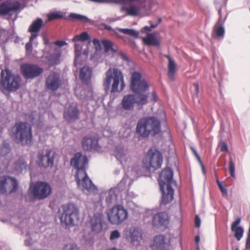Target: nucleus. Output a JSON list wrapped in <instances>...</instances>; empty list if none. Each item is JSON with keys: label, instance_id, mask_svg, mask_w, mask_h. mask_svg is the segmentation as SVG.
Wrapping results in <instances>:
<instances>
[{"label": "nucleus", "instance_id": "obj_43", "mask_svg": "<svg viewBox=\"0 0 250 250\" xmlns=\"http://www.w3.org/2000/svg\"><path fill=\"white\" fill-rule=\"evenodd\" d=\"M63 250H78L76 245L74 244H69L66 245L63 249Z\"/></svg>", "mask_w": 250, "mask_h": 250}, {"label": "nucleus", "instance_id": "obj_28", "mask_svg": "<svg viewBox=\"0 0 250 250\" xmlns=\"http://www.w3.org/2000/svg\"><path fill=\"white\" fill-rule=\"evenodd\" d=\"M223 23L224 22H222V23H219V21H217L216 23L213 28L212 32V35L213 36L220 38H223L224 37L225 29L223 25Z\"/></svg>", "mask_w": 250, "mask_h": 250}, {"label": "nucleus", "instance_id": "obj_9", "mask_svg": "<svg viewBox=\"0 0 250 250\" xmlns=\"http://www.w3.org/2000/svg\"><path fill=\"white\" fill-rule=\"evenodd\" d=\"M108 219L112 224L119 225L128 217V212L122 205L114 206L107 213Z\"/></svg>", "mask_w": 250, "mask_h": 250}, {"label": "nucleus", "instance_id": "obj_32", "mask_svg": "<svg viewBox=\"0 0 250 250\" xmlns=\"http://www.w3.org/2000/svg\"><path fill=\"white\" fill-rule=\"evenodd\" d=\"M11 151L9 144L7 141H4L0 146V156H5Z\"/></svg>", "mask_w": 250, "mask_h": 250}, {"label": "nucleus", "instance_id": "obj_24", "mask_svg": "<svg viewBox=\"0 0 250 250\" xmlns=\"http://www.w3.org/2000/svg\"><path fill=\"white\" fill-rule=\"evenodd\" d=\"M160 189L163 194L161 204L165 205L170 203L173 200L174 196V190L172 188L167 187L166 191L165 190V188H160Z\"/></svg>", "mask_w": 250, "mask_h": 250}, {"label": "nucleus", "instance_id": "obj_27", "mask_svg": "<svg viewBox=\"0 0 250 250\" xmlns=\"http://www.w3.org/2000/svg\"><path fill=\"white\" fill-rule=\"evenodd\" d=\"M142 41L145 45L148 46L159 45V40L154 33H148L146 37L142 38Z\"/></svg>", "mask_w": 250, "mask_h": 250}, {"label": "nucleus", "instance_id": "obj_20", "mask_svg": "<svg viewBox=\"0 0 250 250\" xmlns=\"http://www.w3.org/2000/svg\"><path fill=\"white\" fill-rule=\"evenodd\" d=\"M82 144L83 148L85 150L90 151L100 150L98 140L94 138L85 137L83 138Z\"/></svg>", "mask_w": 250, "mask_h": 250}, {"label": "nucleus", "instance_id": "obj_55", "mask_svg": "<svg viewBox=\"0 0 250 250\" xmlns=\"http://www.w3.org/2000/svg\"><path fill=\"white\" fill-rule=\"evenodd\" d=\"M196 245V250H200L199 245Z\"/></svg>", "mask_w": 250, "mask_h": 250}, {"label": "nucleus", "instance_id": "obj_41", "mask_svg": "<svg viewBox=\"0 0 250 250\" xmlns=\"http://www.w3.org/2000/svg\"><path fill=\"white\" fill-rule=\"evenodd\" d=\"M157 26V24H151L150 27L146 26L143 28L141 30L142 33H145L146 32H150L152 29L155 28Z\"/></svg>", "mask_w": 250, "mask_h": 250}, {"label": "nucleus", "instance_id": "obj_45", "mask_svg": "<svg viewBox=\"0 0 250 250\" xmlns=\"http://www.w3.org/2000/svg\"><path fill=\"white\" fill-rule=\"evenodd\" d=\"M220 150L221 151L226 152L228 150V146L226 143L223 142L220 144Z\"/></svg>", "mask_w": 250, "mask_h": 250}, {"label": "nucleus", "instance_id": "obj_44", "mask_svg": "<svg viewBox=\"0 0 250 250\" xmlns=\"http://www.w3.org/2000/svg\"><path fill=\"white\" fill-rule=\"evenodd\" d=\"M53 44L55 45L58 47H62L63 46L67 45V43L63 41L58 40L53 43Z\"/></svg>", "mask_w": 250, "mask_h": 250}, {"label": "nucleus", "instance_id": "obj_37", "mask_svg": "<svg viewBox=\"0 0 250 250\" xmlns=\"http://www.w3.org/2000/svg\"><path fill=\"white\" fill-rule=\"evenodd\" d=\"M69 17L79 21H86L88 20V18L86 17L74 13L71 14L69 16Z\"/></svg>", "mask_w": 250, "mask_h": 250}, {"label": "nucleus", "instance_id": "obj_53", "mask_svg": "<svg viewBox=\"0 0 250 250\" xmlns=\"http://www.w3.org/2000/svg\"><path fill=\"white\" fill-rule=\"evenodd\" d=\"M195 242L196 243V245H199V243L200 242V237L198 235H197L195 237Z\"/></svg>", "mask_w": 250, "mask_h": 250}, {"label": "nucleus", "instance_id": "obj_1", "mask_svg": "<svg viewBox=\"0 0 250 250\" xmlns=\"http://www.w3.org/2000/svg\"><path fill=\"white\" fill-rule=\"evenodd\" d=\"M130 88L135 95H127L124 97L122 106L125 110H133L135 104L143 105L147 103L148 95L146 93L149 90V85L142 78L141 73L135 71L132 73Z\"/></svg>", "mask_w": 250, "mask_h": 250}, {"label": "nucleus", "instance_id": "obj_15", "mask_svg": "<svg viewBox=\"0 0 250 250\" xmlns=\"http://www.w3.org/2000/svg\"><path fill=\"white\" fill-rule=\"evenodd\" d=\"M55 152L51 149L45 150V154H39L38 164L40 167H48L53 165Z\"/></svg>", "mask_w": 250, "mask_h": 250}, {"label": "nucleus", "instance_id": "obj_21", "mask_svg": "<svg viewBox=\"0 0 250 250\" xmlns=\"http://www.w3.org/2000/svg\"><path fill=\"white\" fill-rule=\"evenodd\" d=\"M164 57L168 60L167 76L170 81L174 82L177 69L176 63L169 55H165Z\"/></svg>", "mask_w": 250, "mask_h": 250}, {"label": "nucleus", "instance_id": "obj_6", "mask_svg": "<svg viewBox=\"0 0 250 250\" xmlns=\"http://www.w3.org/2000/svg\"><path fill=\"white\" fill-rule=\"evenodd\" d=\"M21 77L18 74H13L8 69L1 70L0 89L2 91H16L21 87Z\"/></svg>", "mask_w": 250, "mask_h": 250}, {"label": "nucleus", "instance_id": "obj_59", "mask_svg": "<svg viewBox=\"0 0 250 250\" xmlns=\"http://www.w3.org/2000/svg\"><path fill=\"white\" fill-rule=\"evenodd\" d=\"M25 244L26 245H27V241H25Z\"/></svg>", "mask_w": 250, "mask_h": 250}, {"label": "nucleus", "instance_id": "obj_3", "mask_svg": "<svg viewBox=\"0 0 250 250\" xmlns=\"http://www.w3.org/2000/svg\"><path fill=\"white\" fill-rule=\"evenodd\" d=\"M160 131V122L156 118H143L140 119L137 123L136 132L143 138H147L149 135L154 136Z\"/></svg>", "mask_w": 250, "mask_h": 250}, {"label": "nucleus", "instance_id": "obj_23", "mask_svg": "<svg viewBox=\"0 0 250 250\" xmlns=\"http://www.w3.org/2000/svg\"><path fill=\"white\" fill-rule=\"evenodd\" d=\"M92 74L91 68L88 66H84L80 70V79L83 83L87 84L91 80Z\"/></svg>", "mask_w": 250, "mask_h": 250}, {"label": "nucleus", "instance_id": "obj_4", "mask_svg": "<svg viewBox=\"0 0 250 250\" xmlns=\"http://www.w3.org/2000/svg\"><path fill=\"white\" fill-rule=\"evenodd\" d=\"M79 210L73 204L63 205L58 211V217L62 226L65 228L73 227L78 222Z\"/></svg>", "mask_w": 250, "mask_h": 250}, {"label": "nucleus", "instance_id": "obj_34", "mask_svg": "<svg viewBox=\"0 0 250 250\" xmlns=\"http://www.w3.org/2000/svg\"><path fill=\"white\" fill-rule=\"evenodd\" d=\"M122 33L129 35L135 38H137L139 36V33L136 30L132 29H121L120 30Z\"/></svg>", "mask_w": 250, "mask_h": 250}, {"label": "nucleus", "instance_id": "obj_46", "mask_svg": "<svg viewBox=\"0 0 250 250\" xmlns=\"http://www.w3.org/2000/svg\"><path fill=\"white\" fill-rule=\"evenodd\" d=\"M200 225V219L198 215H196L195 217V226L196 227L198 228Z\"/></svg>", "mask_w": 250, "mask_h": 250}, {"label": "nucleus", "instance_id": "obj_52", "mask_svg": "<svg viewBox=\"0 0 250 250\" xmlns=\"http://www.w3.org/2000/svg\"><path fill=\"white\" fill-rule=\"evenodd\" d=\"M104 48V52L105 53L108 52V51L110 50H112L113 52H115L116 51V50L114 49V48Z\"/></svg>", "mask_w": 250, "mask_h": 250}, {"label": "nucleus", "instance_id": "obj_58", "mask_svg": "<svg viewBox=\"0 0 250 250\" xmlns=\"http://www.w3.org/2000/svg\"><path fill=\"white\" fill-rule=\"evenodd\" d=\"M26 48L27 49V51H28L29 50H30V49H31L32 48L28 47V48Z\"/></svg>", "mask_w": 250, "mask_h": 250}, {"label": "nucleus", "instance_id": "obj_50", "mask_svg": "<svg viewBox=\"0 0 250 250\" xmlns=\"http://www.w3.org/2000/svg\"><path fill=\"white\" fill-rule=\"evenodd\" d=\"M43 42L44 44L46 46L53 45V43H51V44H50L48 39L45 37H43Z\"/></svg>", "mask_w": 250, "mask_h": 250}, {"label": "nucleus", "instance_id": "obj_13", "mask_svg": "<svg viewBox=\"0 0 250 250\" xmlns=\"http://www.w3.org/2000/svg\"><path fill=\"white\" fill-rule=\"evenodd\" d=\"M173 173L170 168H166L163 170L159 175L158 180L160 188H164L165 186L171 187L172 185L175 184L173 179Z\"/></svg>", "mask_w": 250, "mask_h": 250}, {"label": "nucleus", "instance_id": "obj_8", "mask_svg": "<svg viewBox=\"0 0 250 250\" xmlns=\"http://www.w3.org/2000/svg\"><path fill=\"white\" fill-rule=\"evenodd\" d=\"M163 163L161 153L154 148H150L147 152L143 160V164L146 169L149 171H153L160 168Z\"/></svg>", "mask_w": 250, "mask_h": 250}, {"label": "nucleus", "instance_id": "obj_5", "mask_svg": "<svg viewBox=\"0 0 250 250\" xmlns=\"http://www.w3.org/2000/svg\"><path fill=\"white\" fill-rule=\"evenodd\" d=\"M11 137L18 143L23 145L30 144L32 140L31 125L26 122L16 123L12 128Z\"/></svg>", "mask_w": 250, "mask_h": 250}, {"label": "nucleus", "instance_id": "obj_26", "mask_svg": "<svg viewBox=\"0 0 250 250\" xmlns=\"http://www.w3.org/2000/svg\"><path fill=\"white\" fill-rule=\"evenodd\" d=\"M241 222V219L238 218L234 221L231 226V230L234 232V237L236 239L239 241L243 236L244 230L240 226H237Z\"/></svg>", "mask_w": 250, "mask_h": 250}, {"label": "nucleus", "instance_id": "obj_48", "mask_svg": "<svg viewBox=\"0 0 250 250\" xmlns=\"http://www.w3.org/2000/svg\"><path fill=\"white\" fill-rule=\"evenodd\" d=\"M191 149L193 151V153H194V154L195 156L196 157V158H197V159L199 161V162L201 163V158H200L199 155L198 154L196 151L193 148H192Z\"/></svg>", "mask_w": 250, "mask_h": 250}, {"label": "nucleus", "instance_id": "obj_51", "mask_svg": "<svg viewBox=\"0 0 250 250\" xmlns=\"http://www.w3.org/2000/svg\"><path fill=\"white\" fill-rule=\"evenodd\" d=\"M193 85L195 88L196 94H197L199 92V85L198 83H194Z\"/></svg>", "mask_w": 250, "mask_h": 250}, {"label": "nucleus", "instance_id": "obj_38", "mask_svg": "<svg viewBox=\"0 0 250 250\" xmlns=\"http://www.w3.org/2000/svg\"><path fill=\"white\" fill-rule=\"evenodd\" d=\"M53 52L54 54L51 56V59L54 60L55 62L58 60L61 56V53L58 48H55Z\"/></svg>", "mask_w": 250, "mask_h": 250}, {"label": "nucleus", "instance_id": "obj_33", "mask_svg": "<svg viewBox=\"0 0 250 250\" xmlns=\"http://www.w3.org/2000/svg\"><path fill=\"white\" fill-rule=\"evenodd\" d=\"M92 42L95 47H101V44L103 47H112L113 46L112 42L107 40H103L100 42L99 40L95 39L92 41Z\"/></svg>", "mask_w": 250, "mask_h": 250}, {"label": "nucleus", "instance_id": "obj_22", "mask_svg": "<svg viewBox=\"0 0 250 250\" xmlns=\"http://www.w3.org/2000/svg\"><path fill=\"white\" fill-rule=\"evenodd\" d=\"M79 110L76 107L69 106L64 112L63 117L67 121L71 122L79 118Z\"/></svg>", "mask_w": 250, "mask_h": 250}, {"label": "nucleus", "instance_id": "obj_39", "mask_svg": "<svg viewBox=\"0 0 250 250\" xmlns=\"http://www.w3.org/2000/svg\"><path fill=\"white\" fill-rule=\"evenodd\" d=\"M62 18V16L58 13H52L48 15V21H52L55 19H59Z\"/></svg>", "mask_w": 250, "mask_h": 250}, {"label": "nucleus", "instance_id": "obj_42", "mask_svg": "<svg viewBox=\"0 0 250 250\" xmlns=\"http://www.w3.org/2000/svg\"><path fill=\"white\" fill-rule=\"evenodd\" d=\"M120 236V234L118 230H115L111 232L110 236V240H114L118 238Z\"/></svg>", "mask_w": 250, "mask_h": 250}, {"label": "nucleus", "instance_id": "obj_16", "mask_svg": "<svg viewBox=\"0 0 250 250\" xmlns=\"http://www.w3.org/2000/svg\"><path fill=\"white\" fill-rule=\"evenodd\" d=\"M169 221L168 215L166 212H158L153 214L152 217V225L157 228L167 226Z\"/></svg>", "mask_w": 250, "mask_h": 250}, {"label": "nucleus", "instance_id": "obj_2", "mask_svg": "<svg viewBox=\"0 0 250 250\" xmlns=\"http://www.w3.org/2000/svg\"><path fill=\"white\" fill-rule=\"evenodd\" d=\"M87 163V157L83 155L80 152L76 153L70 161L71 165L77 170L75 179L78 187L83 190L94 191L96 189V188L89 178L85 170V167Z\"/></svg>", "mask_w": 250, "mask_h": 250}, {"label": "nucleus", "instance_id": "obj_54", "mask_svg": "<svg viewBox=\"0 0 250 250\" xmlns=\"http://www.w3.org/2000/svg\"><path fill=\"white\" fill-rule=\"evenodd\" d=\"M121 57L124 60L127 61V58L125 54H122Z\"/></svg>", "mask_w": 250, "mask_h": 250}, {"label": "nucleus", "instance_id": "obj_12", "mask_svg": "<svg viewBox=\"0 0 250 250\" xmlns=\"http://www.w3.org/2000/svg\"><path fill=\"white\" fill-rule=\"evenodd\" d=\"M51 192L49 185L44 182H37L33 186L32 193L34 197L38 199H43L47 197Z\"/></svg>", "mask_w": 250, "mask_h": 250}, {"label": "nucleus", "instance_id": "obj_57", "mask_svg": "<svg viewBox=\"0 0 250 250\" xmlns=\"http://www.w3.org/2000/svg\"><path fill=\"white\" fill-rule=\"evenodd\" d=\"M161 21H162L161 19H160H160L158 20V23H160V22H161Z\"/></svg>", "mask_w": 250, "mask_h": 250}, {"label": "nucleus", "instance_id": "obj_10", "mask_svg": "<svg viewBox=\"0 0 250 250\" xmlns=\"http://www.w3.org/2000/svg\"><path fill=\"white\" fill-rule=\"evenodd\" d=\"M21 72L26 79H33L39 76L43 72V69L37 64L24 63L21 66Z\"/></svg>", "mask_w": 250, "mask_h": 250}, {"label": "nucleus", "instance_id": "obj_56", "mask_svg": "<svg viewBox=\"0 0 250 250\" xmlns=\"http://www.w3.org/2000/svg\"><path fill=\"white\" fill-rule=\"evenodd\" d=\"M96 48V51H98L99 50H101L102 48L101 47H100V48Z\"/></svg>", "mask_w": 250, "mask_h": 250}, {"label": "nucleus", "instance_id": "obj_35", "mask_svg": "<svg viewBox=\"0 0 250 250\" xmlns=\"http://www.w3.org/2000/svg\"><path fill=\"white\" fill-rule=\"evenodd\" d=\"M126 11L128 15L136 16H137L139 12V9L136 6H130L126 9Z\"/></svg>", "mask_w": 250, "mask_h": 250}, {"label": "nucleus", "instance_id": "obj_18", "mask_svg": "<svg viewBox=\"0 0 250 250\" xmlns=\"http://www.w3.org/2000/svg\"><path fill=\"white\" fill-rule=\"evenodd\" d=\"M21 8V3L18 1L7 0L0 5V14L6 15L12 11H15Z\"/></svg>", "mask_w": 250, "mask_h": 250}, {"label": "nucleus", "instance_id": "obj_25", "mask_svg": "<svg viewBox=\"0 0 250 250\" xmlns=\"http://www.w3.org/2000/svg\"><path fill=\"white\" fill-rule=\"evenodd\" d=\"M82 48H75V58L74 60V64L75 66L81 63V62L85 60L88 57V48L84 49L82 52Z\"/></svg>", "mask_w": 250, "mask_h": 250}, {"label": "nucleus", "instance_id": "obj_40", "mask_svg": "<svg viewBox=\"0 0 250 250\" xmlns=\"http://www.w3.org/2000/svg\"><path fill=\"white\" fill-rule=\"evenodd\" d=\"M217 183L218 184V186L220 188V190L222 193V194L224 195L227 196L228 192L227 188L222 185L221 182H220L218 179L217 180Z\"/></svg>", "mask_w": 250, "mask_h": 250}, {"label": "nucleus", "instance_id": "obj_11", "mask_svg": "<svg viewBox=\"0 0 250 250\" xmlns=\"http://www.w3.org/2000/svg\"><path fill=\"white\" fill-rule=\"evenodd\" d=\"M17 180L9 176L0 177V193L10 194L15 191L18 188Z\"/></svg>", "mask_w": 250, "mask_h": 250}, {"label": "nucleus", "instance_id": "obj_30", "mask_svg": "<svg viewBox=\"0 0 250 250\" xmlns=\"http://www.w3.org/2000/svg\"><path fill=\"white\" fill-rule=\"evenodd\" d=\"M26 167V163L22 158L17 160L14 164L13 169L17 172H21Z\"/></svg>", "mask_w": 250, "mask_h": 250}, {"label": "nucleus", "instance_id": "obj_31", "mask_svg": "<svg viewBox=\"0 0 250 250\" xmlns=\"http://www.w3.org/2000/svg\"><path fill=\"white\" fill-rule=\"evenodd\" d=\"M90 36L87 32H83L79 35H75L72 39V42L78 41L84 42L89 40Z\"/></svg>", "mask_w": 250, "mask_h": 250}, {"label": "nucleus", "instance_id": "obj_36", "mask_svg": "<svg viewBox=\"0 0 250 250\" xmlns=\"http://www.w3.org/2000/svg\"><path fill=\"white\" fill-rule=\"evenodd\" d=\"M229 170L230 175L232 177L234 178L235 177V165L233 162L232 159L231 157L229 158Z\"/></svg>", "mask_w": 250, "mask_h": 250}, {"label": "nucleus", "instance_id": "obj_19", "mask_svg": "<svg viewBox=\"0 0 250 250\" xmlns=\"http://www.w3.org/2000/svg\"><path fill=\"white\" fill-rule=\"evenodd\" d=\"M170 243L165 241V237L159 235L154 238L153 243L151 245L152 250H168Z\"/></svg>", "mask_w": 250, "mask_h": 250}, {"label": "nucleus", "instance_id": "obj_14", "mask_svg": "<svg viewBox=\"0 0 250 250\" xmlns=\"http://www.w3.org/2000/svg\"><path fill=\"white\" fill-rule=\"evenodd\" d=\"M62 84L60 75L56 72H51L45 79V86L51 91L58 90Z\"/></svg>", "mask_w": 250, "mask_h": 250}, {"label": "nucleus", "instance_id": "obj_29", "mask_svg": "<svg viewBox=\"0 0 250 250\" xmlns=\"http://www.w3.org/2000/svg\"><path fill=\"white\" fill-rule=\"evenodd\" d=\"M43 25L42 20L38 18L33 21L28 28V31L30 33H37L40 31Z\"/></svg>", "mask_w": 250, "mask_h": 250}, {"label": "nucleus", "instance_id": "obj_49", "mask_svg": "<svg viewBox=\"0 0 250 250\" xmlns=\"http://www.w3.org/2000/svg\"><path fill=\"white\" fill-rule=\"evenodd\" d=\"M151 101L153 102H156L158 100L157 96L155 92L152 93Z\"/></svg>", "mask_w": 250, "mask_h": 250}, {"label": "nucleus", "instance_id": "obj_7", "mask_svg": "<svg viewBox=\"0 0 250 250\" xmlns=\"http://www.w3.org/2000/svg\"><path fill=\"white\" fill-rule=\"evenodd\" d=\"M106 76L104 79L103 86L106 91L109 89L111 86V81L113 83L111 85V92L116 93L119 91L118 86L121 83L120 91L123 90L125 87L123 75L119 70L117 68H110L106 72Z\"/></svg>", "mask_w": 250, "mask_h": 250}, {"label": "nucleus", "instance_id": "obj_47", "mask_svg": "<svg viewBox=\"0 0 250 250\" xmlns=\"http://www.w3.org/2000/svg\"><path fill=\"white\" fill-rule=\"evenodd\" d=\"M218 14L219 15V19L217 21H219V23H222V22H224L222 19V11L221 7H220L218 10Z\"/></svg>", "mask_w": 250, "mask_h": 250}, {"label": "nucleus", "instance_id": "obj_17", "mask_svg": "<svg viewBox=\"0 0 250 250\" xmlns=\"http://www.w3.org/2000/svg\"><path fill=\"white\" fill-rule=\"evenodd\" d=\"M104 224L103 216L100 213L94 214L89 221L91 230L94 233H99L103 229Z\"/></svg>", "mask_w": 250, "mask_h": 250}, {"label": "nucleus", "instance_id": "obj_60", "mask_svg": "<svg viewBox=\"0 0 250 250\" xmlns=\"http://www.w3.org/2000/svg\"><path fill=\"white\" fill-rule=\"evenodd\" d=\"M26 47H28V44H27L25 46Z\"/></svg>", "mask_w": 250, "mask_h": 250}]
</instances>
